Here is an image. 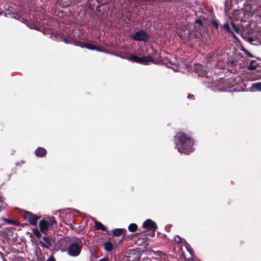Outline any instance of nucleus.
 <instances>
[{"mask_svg":"<svg viewBox=\"0 0 261 261\" xmlns=\"http://www.w3.org/2000/svg\"><path fill=\"white\" fill-rule=\"evenodd\" d=\"M46 153V150L42 147H38L35 151V154L37 156L42 157Z\"/></svg>","mask_w":261,"mask_h":261,"instance_id":"15","label":"nucleus"},{"mask_svg":"<svg viewBox=\"0 0 261 261\" xmlns=\"http://www.w3.org/2000/svg\"><path fill=\"white\" fill-rule=\"evenodd\" d=\"M203 23L201 19H196L195 21V24L194 25V29L197 33H200L201 31V27H202Z\"/></svg>","mask_w":261,"mask_h":261,"instance_id":"14","label":"nucleus"},{"mask_svg":"<svg viewBox=\"0 0 261 261\" xmlns=\"http://www.w3.org/2000/svg\"><path fill=\"white\" fill-rule=\"evenodd\" d=\"M95 226L96 229L97 230L100 229L103 231L106 230V227L102 223L97 221H95Z\"/></svg>","mask_w":261,"mask_h":261,"instance_id":"17","label":"nucleus"},{"mask_svg":"<svg viewBox=\"0 0 261 261\" xmlns=\"http://www.w3.org/2000/svg\"><path fill=\"white\" fill-rule=\"evenodd\" d=\"M137 226L136 224L132 223L128 226V229L130 231L134 232L137 229Z\"/></svg>","mask_w":261,"mask_h":261,"instance_id":"21","label":"nucleus"},{"mask_svg":"<svg viewBox=\"0 0 261 261\" xmlns=\"http://www.w3.org/2000/svg\"><path fill=\"white\" fill-rule=\"evenodd\" d=\"M224 28L228 32H231L230 28V26L228 23H225L223 24Z\"/></svg>","mask_w":261,"mask_h":261,"instance_id":"24","label":"nucleus"},{"mask_svg":"<svg viewBox=\"0 0 261 261\" xmlns=\"http://www.w3.org/2000/svg\"><path fill=\"white\" fill-rule=\"evenodd\" d=\"M180 153L189 154L193 151V140L184 133H180Z\"/></svg>","mask_w":261,"mask_h":261,"instance_id":"3","label":"nucleus"},{"mask_svg":"<svg viewBox=\"0 0 261 261\" xmlns=\"http://www.w3.org/2000/svg\"><path fill=\"white\" fill-rule=\"evenodd\" d=\"M46 261H56L53 257H50Z\"/></svg>","mask_w":261,"mask_h":261,"instance_id":"29","label":"nucleus"},{"mask_svg":"<svg viewBox=\"0 0 261 261\" xmlns=\"http://www.w3.org/2000/svg\"><path fill=\"white\" fill-rule=\"evenodd\" d=\"M176 148H177L178 151H179V148L178 147L177 144L176 142Z\"/></svg>","mask_w":261,"mask_h":261,"instance_id":"34","label":"nucleus"},{"mask_svg":"<svg viewBox=\"0 0 261 261\" xmlns=\"http://www.w3.org/2000/svg\"><path fill=\"white\" fill-rule=\"evenodd\" d=\"M7 206V205H1L0 206V212H1L2 211H3V210L5 209L6 207Z\"/></svg>","mask_w":261,"mask_h":261,"instance_id":"28","label":"nucleus"},{"mask_svg":"<svg viewBox=\"0 0 261 261\" xmlns=\"http://www.w3.org/2000/svg\"><path fill=\"white\" fill-rule=\"evenodd\" d=\"M191 28L188 21L182 22L180 24V39H190L191 37Z\"/></svg>","mask_w":261,"mask_h":261,"instance_id":"6","label":"nucleus"},{"mask_svg":"<svg viewBox=\"0 0 261 261\" xmlns=\"http://www.w3.org/2000/svg\"><path fill=\"white\" fill-rule=\"evenodd\" d=\"M256 60L257 61V60H259V61H260V60H259L258 58H256Z\"/></svg>","mask_w":261,"mask_h":261,"instance_id":"37","label":"nucleus"},{"mask_svg":"<svg viewBox=\"0 0 261 261\" xmlns=\"http://www.w3.org/2000/svg\"><path fill=\"white\" fill-rule=\"evenodd\" d=\"M180 249H182V247H185L186 249L188 254H186L185 252L182 251V256L185 261H193V252L191 247L188 243L185 240L180 238Z\"/></svg>","mask_w":261,"mask_h":261,"instance_id":"4","label":"nucleus"},{"mask_svg":"<svg viewBox=\"0 0 261 261\" xmlns=\"http://www.w3.org/2000/svg\"><path fill=\"white\" fill-rule=\"evenodd\" d=\"M2 13H0V15L2 14Z\"/></svg>","mask_w":261,"mask_h":261,"instance_id":"39","label":"nucleus"},{"mask_svg":"<svg viewBox=\"0 0 261 261\" xmlns=\"http://www.w3.org/2000/svg\"><path fill=\"white\" fill-rule=\"evenodd\" d=\"M131 38L137 41L146 42L149 38L148 33L143 30H139L130 36Z\"/></svg>","mask_w":261,"mask_h":261,"instance_id":"7","label":"nucleus"},{"mask_svg":"<svg viewBox=\"0 0 261 261\" xmlns=\"http://www.w3.org/2000/svg\"><path fill=\"white\" fill-rule=\"evenodd\" d=\"M231 25L234 31L236 33H239V32L240 31L239 28L235 24L234 22L231 21Z\"/></svg>","mask_w":261,"mask_h":261,"instance_id":"23","label":"nucleus"},{"mask_svg":"<svg viewBox=\"0 0 261 261\" xmlns=\"http://www.w3.org/2000/svg\"><path fill=\"white\" fill-rule=\"evenodd\" d=\"M105 249L108 251H110L113 249V246L111 242H105L104 243Z\"/></svg>","mask_w":261,"mask_h":261,"instance_id":"19","label":"nucleus"},{"mask_svg":"<svg viewBox=\"0 0 261 261\" xmlns=\"http://www.w3.org/2000/svg\"><path fill=\"white\" fill-rule=\"evenodd\" d=\"M124 230V229L117 228L113 231V234L115 236H119L122 234Z\"/></svg>","mask_w":261,"mask_h":261,"instance_id":"20","label":"nucleus"},{"mask_svg":"<svg viewBox=\"0 0 261 261\" xmlns=\"http://www.w3.org/2000/svg\"><path fill=\"white\" fill-rule=\"evenodd\" d=\"M82 47H86L91 50H97L101 51L100 49H97V48L93 44L91 43H86L84 45L82 46Z\"/></svg>","mask_w":261,"mask_h":261,"instance_id":"18","label":"nucleus"},{"mask_svg":"<svg viewBox=\"0 0 261 261\" xmlns=\"http://www.w3.org/2000/svg\"><path fill=\"white\" fill-rule=\"evenodd\" d=\"M184 5H183L180 6V13H182V17L183 18L187 19L190 16L191 13L194 12L192 10L190 5H186L185 8H184Z\"/></svg>","mask_w":261,"mask_h":261,"instance_id":"9","label":"nucleus"},{"mask_svg":"<svg viewBox=\"0 0 261 261\" xmlns=\"http://www.w3.org/2000/svg\"><path fill=\"white\" fill-rule=\"evenodd\" d=\"M215 54H216V53H210V56H212V57L213 58V57L215 56Z\"/></svg>","mask_w":261,"mask_h":261,"instance_id":"30","label":"nucleus"},{"mask_svg":"<svg viewBox=\"0 0 261 261\" xmlns=\"http://www.w3.org/2000/svg\"><path fill=\"white\" fill-rule=\"evenodd\" d=\"M128 60L133 62L144 65H148L150 63L153 62L154 61L151 56H138L137 55H131L128 57Z\"/></svg>","mask_w":261,"mask_h":261,"instance_id":"5","label":"nucleus"},{"mask_svg":"<svg viewBox=\"0 0 261 261\" xmlns=\"http://www.w3.org/2000/svg\"><path fill=\"white\" fill-rule=\"evenodd\" d=\"M82 247L76 243H73L68 248V253L71 256H76L78 255L81 251Z\"/></svg>","mask_w":261,"mask_h":261,"instance_id":"8","label":"nucleus"},{"mask_svg":"<svg viewBox=\"0 0 261 261\" xmlns=\"http://www.w3.org/2000/svg\"><path fill=\"white\" fill-rule=\"evenodd\" d=\"M40 244L43 247L49 248L51 246L50 238L48 236H44L42 237V240L40 241Z\"/></svg>","mask_w":261,"mask_h":261,"instance_id":"10","label":"nucleus"},{"mask_svg":"<svg viewBox=\"0 0 261 261\" xmlns=\"http://www.w3.org/2000/svg\"><path fill=\"white\" fill-rule=\"evenodd\" d=\"M5 221H6V222H7L8 223H10V220H9L8 219H5Z\"/></svg>","mask_w":261,"mask_h":261,"instance_id":"35","label":"nucleus"},{"mask_svg":"<svg viewBox=\"0 0 261 261\" xmlns=\"http://www.w3.org/2000/svg\"><path fill=\"white\" fill-rule=\"evenodd\" d=\"M213 86H218L217 90L222 91H261V83H211Z\"/></svg>","mask_w":261,"mask_h":261,"instance_id":"1","label":"nucleus"},{"mask_svg":"<svg viewBox=\"0 0 261 261\" xmlns=\"http://www.w3.org/2000/svg\"><path fill=\"white\" fill-rule=\"evenodd\" d=\"M244 51L246 54V55L248 56L249 57L252 58L253 57V55L250 53L249 51L247 50L246 49H244Z\"/></svg>","mask_w":261,"mask_h":261,"instance_id":"26","label":"nucleus"},{"mask_svg":"<svg viewBox=\"0 0 261 261\" xmlns=\"http://www.w3.org/2000/svg\"><path fill=\"white\" fill-rule=\"evenodd\" d=\"M175 139H176V141H179V137H177V136H176L175 137Z\"/></svg>","mask_w":261,"mask_h":261,"instance_id":"33","label":"nucleus"},{"mask_svg":"<svg viewBox=\"0 0 261 261\" xmlns=\"http://www.w3.org/2000/svg\"><path fill=\"white\" fill-rule=\"evenodd\" d=\"M26 218L30 224L33 225H36L39 217L36 215H33L32 213H27L26 214Z\"/></svg>","mask_w":261,"mask_h":261,"instance_id":"11","label":"nucleus"},{"mask_svg":"<svg viewBox=\"0 0 261 261\" xmlns=\"http://www.w3.org/2000/svg\"><path fill=\"white\" fill-rule=\"evenodd\" d=\"M143 226L144 228L149 230H155L157 228L155 223L150 219H148L145 221L143 224Z\"/></svg>","mask_w":261,"mask_h":261,"instance_id":"12","label":"nucleus"},{"mask_svg":"<svg viewBox=\"0 0 261 261\" xmlns=\"http://www.w3.org/2000/svg\"><path fill=\"white\" fill-rule=\"evenodd\" d=\"M198 75H199L200 74L201 75H203V74H205V73H204V72H199H199H198Z\"/></svg>","mask_w":261,"mask_h":261,"instance_id":"31","label":"nucleus"},{"mask_svg":"<svg viewBox=\"0 0 261 261\" xmlns=\"http://www.w3.org/2000/svg\"><path fill=\"white\" fill-rule=\"evenodd\" d=\"M211 23L215 27L216 29H218L219 28V23L216 20H213Z\"/></svg>","mask_w":261,"mask_h":261,"instance_id":"25","label":"nucleus"},{"mask_svg":"<svg viewBox=\"0 0 261 261\" xmlns=\"http://www.w3.org/2000/svg\"><path fill=\"white\" fill-rule=\"evenodd\" d=\"M201 67V66H198L197 68H199V67Z\"/></svg>","mask_w":261,"mask_h":261,"instance_id":"38","label":"nucleus"},{"mask_svg":"<svg viewBox=\"0 0 261 261\" xmlns=\"http://www.w3.org/2000/svg\"><path fill=\"white\" fill-rule=\"evenodd\" d=\"M3 198H2V197H0V202H3Z\"/></svg>","mask_w":261,"mask_h":261,"instance_id":"36","label":"nucleus"},{"mask_svg":"<svg viewBox=\"0 0 261 261\" xmlns=\"http://www.w3.org/2000/svg\"><path fill=\"white\" fill-rule=\"evenodd\" d=\"M57 222L54 217H44L39 222V230L37 228L33 229L34 235L38 239L42 237L41 232L46 234L49 229H52L57 226Z\"/></svg>","mask_w":261,"mask_h":261,"instance_id":"2","label":"nucleus"},{"mask_svg":"<svg viewBox=\"0 0 261 261\" xmlns=\"http://www.w3.org/2000/svg\"><path fill=\"white\" fill-rule=\"evenodd\" d=\"M237 60H229L227 62V64L230 65L231 67H234L235 65H237Z\"/></svg>","mask_w":261,"mask_h":261,"instance_id":"22","label":"nucleus"},{"mask_svg":"<svg viewBox=\"0 0 261 261\" xmlns=\"http://www.w3.org/2000/svg\"><path fill=\"white\" fill-rule=\"evenodd\" d=\"M187 97L189 99H194V96L193 95L190 94H189L188 95Z\"/></svg>","mask_w":261,"mask_h":261,"instance_id":"27","label":"nucleus"},{"mask_svg":"<svg viewBox=\"0 0 261 261\" xmlns=\"http://www.w3.org/2000/svg\"><path fill=\"white\" fill-rule=\"evenodd\" d=\"M99 261H108V259L106 258L101 259Z\"/></svg>","mask_w":261,"mask_h":261,"instance_id":"32","label":"nucleus"},{"mask_svg":"<svg viewBox=\"0 0 261 261\" xmlns=\"http://www.w3.org/2000/svg\"><path fill=\"white\" fill-rule=\"evenodd\" d=\"M166 66L169 68L172 69L175 71H178L179 69V67L178 64L173 63L171 62H168L166 64Z\"/></svg>","mask_w":261,"mask_h":261,"instance_id":"16","label":"nucleus"},{"mask_svg":"<svg viewBox=\"0 0 261 261\" xmlns=\"http://www.w3.org/2000/svg\"><path fill=\"white\" fill-rule=\"evenodd\" d=\"M260 63L258 62L256 60H252L250 61L249 65L248 66V69L254 70L257 67L260 66Z\"/></svg>","mask_w":261,"mask_h":261,"instance_id":"13","label":"nucleus"}]
</instances>
